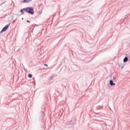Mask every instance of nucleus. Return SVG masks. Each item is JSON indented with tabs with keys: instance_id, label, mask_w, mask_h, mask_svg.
<instances>
[{
	"instance_id": "nucleus-1",
	"label": "nucleus",
	"mask_w": 130,
	"mask_h": 130,
	"mask_svg": "<svg viewBox=\"0 0 130 130\" xmlns=\"http://www.w3.org/2000/svg\"><path fill=\"white\" fill-rule=\"evenodd\" d=\"M23 10H25V12L28 13V14H31V15L34 14V9H33V7H27L25 9H23Z\"/></svg>"
},
{
	"instance_id": "nucleus-2",
	"label": "nucleus",
	"mask_w": 130,
	"mask_h": 130,
	"mask_svg": "<svg viewBox=\"0 0 130 130\" xmlns=\"http://www.w3.org/2000/svg\"><path fill=\"white\" fill-rule=\"evenodd\" d=\"M9 25H7L6 26H5L2 30L0 31V34L2 33V32H6L7 30H8V28H9Z\"/></svg>"
},
{
	"instance_id": "nucleus-3",
	"label": "nucleus",
	"mask_w": 130,
	"mask_h": 130,
	"mask_svg": "<svg viewBox=\"0 0 130 130\" xmlns=\"http://www.w3.org/2000/svg\"><path fill=\"white\" fill-rule=\"evenodd\" d=\"M110 85L111 86H115V83H114L113 82V81L110 80Z\"/></svg>"
},
{
	"instance_id": "nucleus-4",
	"label": "nucleus",
	"mask_w": 130,
	"mask_h": 130,
	"mask_svg": "<svg viewBox=\"0 0 130 130\" xmlns=\"http://www.w3.org/2000/svg\"><path fill=\"white\" fill-rule=\"evenodd\" d=\"M127 60H128V58H127V57H125L124 58L123 62H126V61H127Z\"/></svg>"
},
{
	"instance_id": "nucleus-5",
	"label": "nucleus",
	"mask_w": 130,
	"mask_h": 130,
	"mask_svg": "<svg viewBox=\"0 0 130 130\" xmlns=\"http://www.w3.org/2000/svg\"><path fill=\"white\" fill-rule=\"evenodd\" d=\"M32 0H23L22 3H30Z\"/></svg>"
},
{
	"instance_id": "nucleus-6",
	"label": "nucleus",
	"mask_w": 130,
	"mask_h": 130,
	"mask_svg": "<svg viewBox=\"0 0 130 130\" xmlns=\"http://www.w3.org/2000/svg\"><path fill=\"white\" fill-rule=\"evenodd\" d=\"M23 11H25V10H24V9H21V10H20V13H21V14H24Z\"/></svg>"
},
{
	"instance_id": "nucleus-7",
	"label": "nucleus",
	"mask_w": 130,
	"mask_h": 130,
	"mask_svg": "<svg viewBox=\"0 0 130 130\" xmlns=\"http://www.w3.org/2000/svg\"><path fill=\"white\" fill-rule=\"evenodd\" d=\"M28 77L29 78H32V75H31V74H28Z\"/></svg>"
},
{
	"instance_id": "nucleus-8",
	"label": "nucleus",
	"mask_w": 130,
	"mask_h": 130,
	"mask_svg": "<svg viewBox=\"0 0 130 130\" xmlns=\"http://www.w3.org/2000/svg\"><path fill=\"white\" fill-rule=\"evenodd\" d=\"M45 67H48V66L46 64H44Z\"/></svg>"
},
{
	"instance_id": "nucleus-9",
	"label": "nucleus",
	"mask_w": 130,
	"mask_h": 130,
	"mask_svg": "<svg viewBox=\"0 0 130 130\" xmlns=\"http://www.w3.org/2000/svg\"><path fill=\"white\" fill-rule=\"evenodd\" d=\"M3 4H4V3H2V4H1V6H2V5H3Z\"/></svg>"
},
{
	"instance_id": "nucleus-10",
	"label": "nucleus",
	"mask_w": 130,
	"mask_h": 130,
	"mask_svg": "<svg viewBox=\"0 0 130 130\" xmlns=\"http://www.w3.org/2000/svg\"><path fill=\"white\" fill-rule=\"evenodd\" d=\"M27 23H29V21L28 20L27 21Z\"/></svg>"
}]
</instances>
